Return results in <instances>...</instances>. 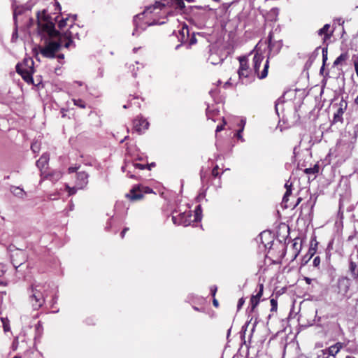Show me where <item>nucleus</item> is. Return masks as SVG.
<instances>
[{"label": "nucleus", "instance_id": "nucleus-1", "mask_svg": "<svg viewBox=\"0 0 358 358\" xmlns=\"http://www.w3.org/2000/svg\"><path fill=\"white\" fill-rule=\"evenodd\" d=\"M38 35L44 41V46L40 48L41 54L47 58H54L62 43L59 31L55 29V24L48 20L45 10L37 13Z\"/></svg>", "mask_w": 358, "mask_h": 358}, {"label": "nucleus", "instance_id": "nucleus-2", "mask_svg": "<svg viewBox=\"0 0 358 358\" xmlns=\"http://www.w3.org/2000/svg\"><path fill=\"white\" fill-rule=\"evenodd\" d=\"M202 210L200 205H198L195 210L194 215L190 210L179 213L178 215H172V221L176 225H182L187 227L192 222L201 221L202 215Z\"/></svg>", "mask_w": 358, "mask_h": 358}, {"label": "nucleus", "instance_id": "nucleus-3", "mask_svg": "<svg viewBox=\"0 0 358 358\" xmlns=\"http://www.w3.org/2000/svg\"><path fill=\"white\" fill-rule=\"evenodd\" d=\"M43 286L40 283L31 285L29 289V301L34 310H38L45 303V296L42 292Z\"/></svg>", "mask_w": 358, "mask_h": 358}, {"label": "nucleus", "instance_id": "nucleus-4", "mask_svg": "<svg viewBox=\"0 0 358 358\" xmlns=\"http://www.w3.org/2000/svg\"><path fill=\"white\" fill-rule=\"evenodd\" d=\"M34 61L31 58L24 59L23 63L16 65V71L28 84H34Z\"/></svg>", "mask_w": 358, "mask_h": 358}, {"label": "nucleus", "instance_id": "nucleus-5", "mask_svg": "<svg viewBox=\"0 0 358 358\" xmlns=\"http://www.w3.org/2000/svg\"><path fill=\"white\" fill-rule=\"evenodd\" d=\"M152 192V189L151 188L138 185L134 186L130 192L126 194V196L131 201H138L141 200L143 197L144 194H149Z\"/></svg>", "mask_w": 358, "mask_h": 358}, {"label": "nucleus", "instance_id": "nucleus-6", "mask_svg": "<svg viewBox=\"0 0 358 358\" xmlns=\"http://www.w3.org/2000/svg\"><path fill=\"white\" fill-rule=\"evenodd\" d=\"M264 57L259 54H255L253 57V69L255 73L257 75L259 79L265 78L268 75V60L266 61L264 64V67L261 73H259V67L263 61Z\"/></svg>", "mask_w": 358, "mask_h": 358}, {"label": "nucleus", "instance_id": "nucleus-7", "mask_svg": "<svg viewBox=\"0 0 358 358\" xmlns=\"http://www.w3.org/2000/svg\"><path fill=\"white\" fill-rule=\"evenodd\" d=\"M134 129L141 134L144 131L147 130L149 127V122L143 117H137L133 122Z\"/></svg>", "mask_w": 358, "mask_h": 358}, {"label": "nucleus", "instance_id": "nucleus-8", "mask_svg": "<svg viewBox=\"0 0 358 358\" xmlns=\"http://www.w3.org/2000/svg\"><path fill=\"white\" fill-rule=\"evenodd\" d=\"M347 101L342 99L338 103V107L336 110V113H335L334 115L333 122L334 123L343 122V115L345 110L347 109Z\"/></svg>", "mask_w": 358, "mask_h": 358}, {"label": "nucleus", "instance_id": "nucleus-9", "mask_svg": "<svg viewBox=\"0 0 358 358\" xmlns=\"http://www.w3.org/2000/svg\"><path fill=\"white\" fill-rule=\"evenodd\" d=\"M351 285L350 280L347 277H341L338 280V292L345 296L349 291Z\"/></svg>", "mask_w": 358, "mask_h": 358}, {"label": "nucleus", "instance_id": "nucleus-10", "mask_svg": "<svg viewBox=\"0 0 358 358\" xmlns=\"http://www.w3.org/2000/svg\"><path fill=\"white\" fill-rule=\"evenodd\" d=\"M89 175L85 171L77 173L76 185L79 189L85 188L88 184Z\"/></svg>", "mask_w": 358, "mask_h": 358}, {"label": "nucleus", "instance_id": "nucleus-11", "mask_svg": "<svg viewBox=\"0 0 358 358\" xmlns=\"http://www.w3.org/2000/svg\"><path fill=\"white\" fill-rule=\"evenodd\" d=\"M79 29V27L78 25H71L70 27V29L66 31V32L61 34L59 32V37H62V39L64 38H79V34L78 32V29Z\"/></svg>", "mask_w": 358, "mask_h": 358}, {"label": "nucleus", "instance_id": "nucleus-12", "mask_svg": "<svg viewBox=\"0 0 358 358\" xmlns=\"http://www.w3.org/2000/svg\"><path fill=\"white\" fill-rule=\"evenodd\" d=\"M50 159L49 154L43 153L38 160L36 161V165L39 169H43L48 164Z\"/></svg>", "mask_w": 358, "mask_h": 358}, {"label": "nucleus", "instance_id": "nucleus-13", "mask_svg": "<svg viewBox=\"0 0 358 358\" xmlns=\"http://www.w3.org/2000/svg\"><path fill=\"white\" fill-rule=\"evenodd\" d=\"M10 192L14 196L20 199H24L27 195V193L24 192V190L20 187L11 186Z\"/></svg>", "mask_w": 358, "mask_h": 358}, {"label": "nucleus", "instance_id": "nucleus-14", "mask_svg": "<svg viewBox=\"0 0 358 358\" xmlns=\"http://www.w3.org/2000/svg\"><path fill=\"white\" fill-rule=\"evenodd\" d=\"M208 61L213 65H217L223 61V59L217 55V54L211 52L208 57Z\"/></svg>", "mask_w": 358, "mask_h": 358}, {"label": "nucleus", "instance_id": "nucleus-15", "mask_svg": "<svg viewBox=\"0 0 358 358\" xmlns=\"http://www.w3.org/2000/svg\"><path fill=\"white\" fill-rule=\"evenodd\" d=\"M341 348L342 344L341 343H337L327 349L328 354L334 357L340 351Z\"/></svg>", "mask_w": 358, "mask_h": 358}, {"label": "nucleus", "instance_id": "nucleus-16", "mask_svg": "<svg viewBox=\"0 0 358 358\" xmlns=\"http://www.w3.org/2000/svg\"><path fill=\"white\" fill-rule=\"evenodd\" d=\"M245 123H246V121L245 119L243 118L241 120L240 123L238 124V127H240V129L238 130V131L236 134V137L238 139H240L242 142L245 141V139L243 138V137L242 136V132L244 130Z\"/></svg>", "mask_w": 358, "mask_h": 358}, {"label": "nucleus", "instance_id": "nucleus-17", "mask_svg": "<svg viewBox=\"0 0 358 358\" xmlns=\"http://www.w3.org/2000/svg\"><path fill=\"white\" fill-rule=\"evenodd\" d=\"M349 269H350V273H351V276L354 279H357L358 278V270L357 269V264H356V263L352 262V261H351L350 262Z\"/></svg>", "mask_w": 358, "mask_h": 358}, {"label": "nucleus", "instance_id": "nucleus-18", "mask_svg": "<svg viewBox=\"0 0 358 358\" xmlns=\"http://www.w3.org/2000/svg\"><path fill=\"white\" fill-rule=\"evenodd\" d=\"M61 177H62L61 172L54 171L52 173L48 174L46 176V178H48L53 182H56V181L59 180L61 178Z\"/></svg>", "mask_w": 358, "mask_h": 358}, {"label": "nucleus", "instance_id": "nucleus-19", "mask_svg": "<svg viewBox=\"0 0 358 358\" xmlns=\"http://www.w3.org/2000/svg\"><path fill=\"white\" fill-rule=\"evenodd\" d=\"M348 57V53H342L334 61V65L337 66L340 64L342 62L345 61Z\"/></svg>", "mask_w": 358, "mask_h": 358}, {"label": "nucleus", "instance_id": "nucleus-20", "mask_svg": "<svg viewBox=\"0 0 358 358\" xmlns=\"http://www.w3.org/2000/svg\"><path fill=\"white\" fill-rule=\"evenodd\" d=\"M330 25L329 24H326L324 25L322 28L318 30L317 34L319 36L324 35L325 37H329L328 31L329 29Z\"/></svg>", "mask_w": 358, "mask_h": 358}, {"label": "nucleus", "instance_id": "nucleus-21", "mask_svg": "<svg viewBox=\"0 0 358 358\" xmlns=\"http://www.w3.org/2000/svg\"><path fill=\"white\" fill-rule=\"evenodd\" d=\"M319 171V166L315 164L313 167L311 168H307L304 170V172L306 174H315L317 173Z\"/></svg>", "mask_w": 358, "mask_h": 358}, {"label": "nucleus", "instance_id": "nucleus-22", "mask_svg": "<svg viewBox=\"0 0 358 358\" xmlns=\"http://www.w3.org/2000/svg\"><path fill=\"white\" fill-rule=\"evenodd\" d=\"M239 62H240L239 69L245 70V71H247V69H248L247 59L245 57H241L239 59Z\"/></svg>", "mask_w": 358, "mask_h": 358}, {"label": "nucleus", "instance_id": "nucleus-23", "mask_svg": "<svg viewBox=\"0 0 358 358\" xmlns=\"http://www.w3.org/2000/svg\"><path fill=\"white\" fill-rule=\"evenodd\" d=\"M1 320L3 324V330L5 332L10 331L9 321L7 318L1 317Z\"/></svg>", "mask_w": 358, "mask_h": 358}, {"label": "nucleus", "instance_id": "nucleus-24", "mask_svg": "<svg viewBox=\"0 0 358 358\" xmlns=\"http://www.w3.org/2000/svg\"><path fill=\"white\" fill-rule=\"evenodd\" d=\"M259 300L260 299L252 296V297L250 299L251 311H253L255 310L256 306L259 304Z\"/></svg>", "mask_w": 358, "mask_h": 358}, {"label": "nucleus", "instance_id": "nucleus-25", "mask_svg": "<svg viewBox=\"0 0 358 358\" xmlns=\"http://www.w3.org/2000/svg\"><path fill=\"white\" fill-rule=\"evenodd\" d=\"M73 101L76 106H77L81 108H85L86 107L85 103L82 99H73Z\"/></svg>", "mask_w": 358, "mask_h": 358}, {"label": "nucleus", "instance_id": "nucleus-26", "mask_svg": "<svg viewBox=\"0 0 358 358\" xmlns=\"http://www.w3.org/2000/svg\"><path fill=\"white\" fill-rule=\"evenodd\" d=\"M31 149L34 153L38 152L40 151V143L34 142L31 145Z\"/></svg>", "mask_w": 358, "mask_h": 358}, {"label": "nucleus", "instance_id": "nucleus-27", "mask_svg": "<svg viewBox=\"0 0 358 358\" xmlns=\"http://www.w3.org/2000/svg\"><path fill=\"white\" fill-rule=\"evenodd\" d=\"M66 189L68 190L69 195L75 194L77 192V189H79L76 185V187H71L68 185H66Z\"/></svg>", "mask_w": 358, "mask_h": 358}, {"label": "nucleus", "instance_id": "nucleus-28", "mask_svg": "<svg viewBox=\"0 0 358 358\" xmlns=\"http://www.w3.org/2000/svg\"><path fill=\"white\" fill-rule=\"evenodd\" d=\"M164 4H163V3H162L159 2V1H157V2H155V5L152 7L148 8H147V11L150 10V12L152 13V10L151 9L152 8H153V9H155V8L161 9L162 7H164Z\"/></svg>", "mask_w": 358, "mask_h": 358}, {"label": "nucleus", "instance_id": "nucleus-29", "mask_svg": "<svg viewBox=\"0 0 358 358\" xmlns=\"http://www.w3.org/2000/svg\"><path fill=\"white\" fill-rule=\"evenodd\" d=\"M263 291H264V285H263V284H260L259 289L258 292L255 295H252V296L255 298L260 299V298L262 296Z\"/></svg>", "mask_w": 358, "mask_h": 358}, {"label": "nucleus", "instance_id": "nucleus-30", "mask_svg": "<svg viewBox=\"0 0 358 358\" xmlns=\"http://www.w3.org/2000/svg\"><path fill=\"white\" fill-rule=\"evenodd\" d=\"M270 302L271 306V311H276L278 307L277 300H275V299H271Z\"/></svg>", "mask_w": 358, "mask_h": 358}, {"label": "nucleus", "instance_id": "nucleus-31", "mask_svg": "<svg viewBox=\"0 0 358 358\" xmlns=\"http://www.w3.org/2000/svg\"><path fill=\"white\" fill-rule=\"evenodd\" d=\"M238 73L240 78H242L243 77L248 78V69H247V71H245V70L238 69Z\"/></svg>", "mask_w": 358, "mask_h": 358}, {"label": "nucleus", "instance_id": "nucleus-32", "mask_svg": "<svg viewBox=\"0 0 358 358\" xmlns=\"http://www.w3.org/2000/svg\"><path fill=\"white\" fill-rule=\"evenodd\" d=\"M292 194V188H287V190H286L285 194L282 198V201L284 203H286L288 201V196H290Z\"/></svg>", "mask_w": 358, "mask_h": 358}, {"label": "nucleus", "instance_id": "nucleus-33", "mask_svg": "<svg viewBox=\"0 0 358 358\" xmlns=\"http://www.w3.org/2000/svg\"><path fill=\"white\" fill-rule=\"evenodd\" d=\"M67 18L62 19L59 22L58 27L60 29H64L66 26Z\"/></svg>", "mask_w": 358, "mask_h": 358}, {"label": "nucleus", "instance_id": "nucleus-34", "mask_svg": "<svg viewBox=\"0 0 358 358\" xmlns=\"http://www.w3.org/2000/svg\"><path fill=\"white\" fill-rule=\"evenodd\" d=\"M180 34H181L182 36V38L185 37V34L188 35L189 34L188 27L187 26L183 27L182 30L180 31Z\"/></svg>", "mask_w": 358, "mask_h": 358}, {"label": "nucleus", "instance_id": "nucleus-35", "mask_svg": "<svg viewBox=\"0 0 358 358\" xmlns=\"http://www.w3.org/2000/svg\"><path fill=\"white\" fill-rule=\"evenodd\" d=\"M22 13V8H15L13 10V17L15 21L16 20V17L17 15H20Z\"/></svg>", "mask_w": 358, "mask_h": 358}, {"label": "nucleus", "instance_id": "nucleus-36", "mask_svg": "<svg viewBox=\"0 0 358 358\" xmlns=\"http://www.w3.org/2000/svg\"><path fill=\"white\" fill-rule=\"evenodd\" d=\"M327 59V48H324L322 49V60H323L324 64H325Z\"/></svg>", "mask_w": 358, "mask_h": 358}, {"label": "nucleus", "instance_id": "nucleus-37", "mask_svg": "<svg viewBox=\"0 0 358 358\" xmlns=\"http://www.w3.org/2000/svg\"><path fill=\"white\" fill-rule=\"evenodd\" d=\"M313 264L315 267H318L320 264V257L317 256L314 258Z\"/></svg>", "mask_w": 358, "mask_h": 358}, {"label": "nucleus", "instance_id": "nucleus-38", "mask_svg": "<svg viewBox=\"0 0 358 358\" xmlns=\"http://www.w3.org/2000/svg\"><path fill=\"white\" fill-rule=\"evenodd\" d=\"M67 40V41L64 43V46L66 48H69L73 43V39L71 38H66Z\"/></svg>", "mask_w": 358, "mask_h": 358}, {"label": "nucleus", "instance_id": "nucleus-39", "mask_svg": "<svg viewBox=\"0 0 358 358\" xmlns=\"http://www.w3.org/2000/svg\"><path fill=\"white\" fill-rule=\"evenodd\" d=\"M133 166H134V168L136 169H139L141 170H143L146 168V166L145 165H143V164H138V163H135L133 164Z\"/></svg>", "mask_w": 358, "mask_h": 358}, {"label": "nucleus", "instance_id": "nucleus-40", "mask_svg": "<svg viewBox=\"0 0 358 358\" xmlns=\"http://www.w3.org/2000/svg\"><path fill=\"white\" fill-rule=\"evenodd\" d=\"M218 169H219L218 166H217V165H216V166L213 168V169L212 170V175H213L214 177H217V176H218V175H219V173H218Z\"/></svg>", "mask_w": 358, "mask_h": 358}, {"label": "nucleus", "instance_id": "nucleus-41", "mask_svg": "<svg viewBox=\"0 0 358 358\" xmlns=\"http://www.w3.org/2000/svg\"><path fill=\"white\" fill-rule=\"evenodd\" d=\"M245 303V301L243 298H241L238 301V304H237V308L238 310L241 309V307L243 306Z\"/></svg>", "mask_w": 358, "mask_h": 358}, {"label": "nucleus", "instance_id": "nucleus-42", "mask_svg": "<svg viewBox=\"0 0 358 358\" xmlns=\"http://www.w3.org/2000/svg\"><path fill=\"white\" fill-rule=\"evenodd\" d=\"M268 48L271 50L272 49V46H273L272 34L271 33H270L268 36Z\"/></svg>", "mask_w": 358, "mask_h": 358}, {"label": "nucleus", "instance_id": "nucleus-43", "mask_svg": "<svg viewBox=\"0 0 358 358\" xmlns=\"http://www.w3.org/2000/svg\"><path fill=\"white\" fill-rule=\"evenodd\" d=\"M354 66L357 76H358V57L354 60Z\"/></svg>", "mask_w": 358, "mask_h": 358}, {"label": "nucleus", "instance_id": "nucleus-44", "mask_svg": "<svg viewBox=\"0 0 358 358\" xmlns=\"http://www.w3.org/2000/svg\"><path fill=\"white\" fill-rule=\"evenodd\" d=\"M176 3L178 7L182 8L185 7V3L182 1V0H176Z\"/></svg>", "mask_w": 358, "mask_h": 358}, {"label": "nucleus", "instance_id": "nucleus-45", "mask_svg": "<svg viewBox=\"0 0 358 358\" xmlns=\"http://www.w3.org/2000/svg\"><path fill=\"white\" fill-rule=\"evenodd\" d=\"M78 169V167H77V166H75V167L71 166V167L69 168L68 171H69V173H71L76 172Z\"/></svg>", "mask_w": 358, "mask_h": 358}, {"label": "nucleus", "instance_id": "nucleus-46", "mask_svg": "<svg viewBox=\"0 0 358 358\" xmlns=\"http://www.w3.org/2000/svg\"><path fill=\"white\" fill-rule=\"evenodd\" d=\"M17 38V29H15L12 35V41H15Z\"/></svg>", "mask_w": 358, "mask_h": 358}, {"label": "nucleus", "instance_id": "nucleus-47", "mask_svg": "<svg viewBox=\"0 0 358 358\" xmlns=\"http://www.w3.org/2000/svg\"><path fill=\"white\" fill-rule=\"evenodd\" d=\"M210 291H211L212 295H213V296H215V293H216V292H217V287H215V286H213V287H210Z\"/></svg>", "mask_w": 358, "mask_h": 358}, {"label": "nucleus", "instance_id": "nucleus-48", "mask_svg": "<svg viewBox=\"0 0 358 358\" xmlns=\"http://www.w3.org/2000/svg\"><path fill=\"white\" fill-rule=\"evenodd\" d=\"M196 43V38L194 36H192L189 40V45H194Z\"/></svg>", "mask_w": 358, "mask_h": 358}, {"label": "nucleus", "instance_id": "nucleus-49", "mask_svg": "<svg viewBox=\"0 0 358 358\" xmlns=\"http://www.w3.org/2000/svg\"><path fill=\"white\" fill-rule=\"evenodd\" d=\"M128 230H129V228L125 227V228L122 231L121 234H120V236H121V238H123L124 237V235H125L126 232H127Z\"/></svg>", "mask_w": 358, "mask_h": 358}, {"label": "nucleus", "instance_id": "nucleus-50", "mask_svg": "<svg viewBox=\"0 0 358 358\" xmlns=\"http://www.w3.org/2000/svg\"><path fill=\"white\" fill-rule=\"evenodd\" d=\"M304 280H305V281H306V282L307 284H308V285H310V284L311 283V282H312V279H310V278H308V277H306V278H304Z\"/></svg>", "mask_w": 358, "mask_h": 358}, {"label": "nucleus", "instance_id": "nucleus-51", "mask_svg": "<svg viewBox=\"0 0 358 358\" xmlns=\"http://www.w3.org/2000/svg\"><path fill=\"white\" fill-rule=\"evenodd\" d=\"M213 306L216 308L218 307L219 306V303H218V301L217 299H214L213 301Z\"/></svg>", "mask_w": 358, "mask_h": 358}, {"label": "nucleus", "instance_id": "nucleus-52", "mask_svg": "<svg viewBox=\"0 0 358 358\" xmlns=\"http://www.w3.org/2000/svg\"><path fill=\"white\" fill-rule=\"evenodd\" d=\"M211 112H212V110L210 109L209 107H208L206 109V115H207L208 118H210V113Z\"/></svg>", "mask_w": 358, "mask_h": 358}, {"label": "nucleus", "instance_id": "nucleus-53", "mask_svg": "<svg viewBox=\"0 0 358 358\" xmlns=\"http://www.w3.org/2000/svg\"><path fill=\"white\" fill-rule=\"evenodd\" d=\"M222 129H223V126L222 125L217 126V128H216V132H219V131H222Z\"/></svg>", "mask_w": 358, "mask_h": 358}, {"label": "nucleus", "instance_id": "nucleus-54", "mask_svg": "<svg viewBox=\"0 0 358 358\" xmlns=\"http://www.w3.org/2000/svg\"><path fill=\"white\" fill-rule=\"evenodd\" d=\"M203 10L205 11H209V10H212V8L209 7V6H203Z\"/></svg>", "mask_w": 358, "mask_h": 358}, {"label": "nucleus", "instance_id": "nucleus-55", "mask_svg": "<svg viewBox=\"0 0 358 358\" xmlns=\"http://www.w3.org/2000/svg\"><path fill=\"white\" fill-rule=\"evenodd\" d=\"M155 163H151L150 164H148V165H145V166H146V168H148L149 170H150L151 167L155 166Z\"/></svg>", "mask_w": 358, "mask_h": 358}, {"label": "nucleus", "instance_id": "nucleus-56", "mask_svg": "<svg viewBox=\"0 0 358 358\" xmlns=\"http://www.w3.org/2000/svg\"><path fill=\"white\" fill-rule=\"evenodd\" d=\"M285 187L286 188V190H287V188H292V184H288V182H286Z\"/></svg>", "mask_w": 358, "mask_h": 358}, {"label": "nucleus", "instance_id": "nucleus-57", "mask_svg": "<svg viewBox=\"0 0 358 358\" xmlns=\"http://www.w3.org/2000/svg\"><path fill=\"white\" fill-rule=\"evenodd\" d=\"M249 323H246L242 328L243 331H244V332L246 331V328L248 326Z\"/></svg>", "mask_w": 358, "mask_h": 358}, {"label": "nucleus", "instance_id": "nucleus-58", "mask_svg": "<svg viewBox=\"0 0 358 358\" xmlns=\"http://www.w3.org/2000/svg\"><path fill=\"white\" fill-rule=\"evenodd\" d=\"M353 144H354V142H351V143L349 144V146H348V147H349L350 149H352V148H353Z\"/></svg>", "mask_w": 358, "mask_h": 358}, {"label": "nucleus", "instance_id": "nucleus-59", "mask_svg": "<svg viewBox=\"0 0 358 358\" xmlns=\"http://www.w3.org/2000/svg\"><path fill=\"white\" fill-rule=\"evenodd\" d=\"M301 198H299V199H297V202H296V203L295 204L294 207H295L296 206H297V205L301 202Z\"/></svg>", "mask_w": 358, "mask_h": 358}, {"label": "nucleus", "instance_id": "nucleus-60", "mask_svg": "<svg viewBox=\"0 0 358 358\" xmlns=\"http://www.w3.org/2000/svg\"><path fill=\"white\" fill-rule=\"evenodd\" d=\"M76 83L78 85H80V86H82V85H83V83H82V82H80V81H76Z\"/></svg>", "mask_w": 358, "mask_h": 358}, {"label": "nucleus", "instance_id": "nucleus-61", "mask_svg": "<svg viewBox=\"0 0 358 358\" xmlns=\"http://www.w3.org/2000/svg\"><path fill=\"white\" fill-rule=\"evenodd\" d=\"M22 263H20L18 265H16L15 263H13V266L15 267V268H17L18 266H20V265H22Z\"/></svg>", "mask_w": 358, "mask_h": 358}, {"label": "nucleus", "instance_id": "nucleus-62", "mask_svg": "<svg viewBox=\"0 0 358 358\" xmlns=\"http://www.w3.org/2000/svg\"><path fill=\"white\" fill-rule=\"evenodd\" d=\"M229 85H230L229 82L227 81V83H224V87Z\"/></svg>", "mask_w": 358, "mask_h": 358}, {"label": "nucleus", "instance_id": "nucleus-63", "mask_svg": "<svg viewBox=\"0 0 358 358\" xmlns=\"http://www.w3.org/2000/svg\"><path fill=\"white\" fill-rule=\"evenodd\" d=\"M13 358H22V357H21V356H20V355H16V356H15V357H13Z\"/></svg>", "mask_w": 358, "mask_h": 358}, {"label": "nucleus", "instance_id": "nucleus-64", "mask_svg": "<svg viewBox=\"0 0 358 358\" xmlns=\"http://www.w3.org/2000/svg\"><path fill=\"white\" fill-rule=\"evenodd\" d=\"M345 358H355V357H351V356H347Z\"/></svg>", "mask_w": 358, "mask_h": 358}]
</instances>
